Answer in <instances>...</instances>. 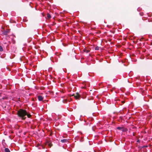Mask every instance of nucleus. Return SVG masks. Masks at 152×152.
<instances>
[{"label": "nucleus", "mask_w": 152, "mask_h": 152, "mask_svg": "<svg viewBox=\"0 0 152 152\" xmlns=\"http://www.w3.org/2000/svg\"><path fill=\"white\" fill-rule=\"evenodd\" d=\"M27 114V112L25 110L20 109L18 112V116L20 117L22 119L24 120L26 119V116Z\"/></svg>", "instance_id": "f257e3e1"}, {"label": "nucleus", "mask_w": 152, "mask_h": 152, "mask_svg": "<svg viewBox=\"0 0 152 152\" xmlns=\"http://www.w3.org/2000/svg\"><path fill=\"white\" fill-rule=\"evenodd\" d=\"M47 17L48 18L50 19L51 18V16L48 13L47 15Z\"/></svg>", "instance_id": "6e6552de"}, {"label": "nucleus", "mask_w": 152, "mask_h": 152, "mask_svg": "<svg viewBox=\"0 0 152 152\" xmlns=\"http://www.w3.org/2000/svg\"><path fill=\"white\" fill-rule=\"evenodd\" d=\"M3 50V49L1 46L0 45V51H2Z\"/></svg>", "instance_id": "9b49d317"}, {"label": "nucleus", "mask_w": 152, "mask_h": 152, "mask_svg": "<svg viewBox=\"0 0 152 152\" xmlns=\"http://www.w3.org/2000/svg\"><path fill=\"white\" fill-rule=\"evenodd\" d=\"M26 115H27L28 117V118H30L31 117V115L30 114H28L27 113Z\"/></svg>", "instance_id": "9d476101"}, {"label": "nucleus", "mask_w": 152, "mask_h": 152, "mask_svg": "<svg viewBox=\"0 0 152 152\" xmlns=\"http://www.w3.org/2000/svg\"><path fill=\"white\" fill-rule=\"evenodd\" d=\"M117 129L121 130L122 132H126L127 131V129L126 128H124L123 127H118L117 128Z\"/></svg>", "instance_id": "f03ea898"}, {"label": "nucleus", "mask_w": 152, "mask_h": 152, "mask_svg": "<svg viewBox=\"0 0 152 152\" xmlns=\"http://www.w3.org/2000/svg\"><path fill=\"white\" fill-rule=\"evenodd\" d=\"M4 151L5 152H10V150L7 148H5Z\"/></svg>", "instance_id": "0eeeda50"}, {"label": "nucleus", "mask_w": 152, "mask_h": 152, "mask_svg": "<svg viewBox=\"0 0 152 152\" xmlns=\"http://www.w3.org/2000/svg\"><path fill=\"white\" fill-rule=\"evenodd\" d=\"M3 141H5V140H3Z\"/></svg>", "instance_id": "f8f14e48"}, {"label": "nucleus", "mask_w": 152, "mask_h": 152, "mask_svg": "<svg viewBox=\"0 0 152 152\" xmlns=\"http://www.w3.org/2000/svg\"><path fill=\"white\" fill-rule=\"evenodd\" d=\"M99 47L98 46H96L95 47V49L96 50H98L99 49Z\"/></svg>", "instance_id": "1a4fd4ad"}, {"label": "nucleus", "mask_w": 152, "mask_h": 152, "mask_svg": "<svg viewBox=\"0 0 152 152\" xmlns=\"http://www.w3.org/2000/svg\"><path fill=\"white\" fill-rule=\"evenodd\" d=\"M67 141V140L66 139H64L63 140H61V142L62 143H65Z\"/></svg>", "instance_id": "20e7f679"}, {"label": "nucleus", "mask_w": 152, "mask_h": 152, "mask_svg": "<svg viewBox=\"0 0 152 152\" xmlns=\"http://www.w3.org/2000/svg\"><path fill=\"white\" fill-rule=\"evenodd\" d=\"M46 144L50 147H51L52 146V144L51 143L48 141H47L46 142Z\"/></svg>", "instance_id": "423d86ee"}, {"label": "nucleus", "mask_w": 152, "mask_h": 152, "mask_svg": "<svg viewBox=\"0 0 152 152\" xmlns=\"http://www.w3.org/2000/svg\"><path fill=\"white\" fill-rule=\"evenodd\" d=\"M74 97L75 99H77L79 98L80 95L78 94H77V95H75Z\"/></svg>", "instance_id": "39448f33"}, {"label": "nucleus", "mask_w": 152, "mask_h": 152, "mask_svg": "<svg viewBox=\"0 0 152 152\" xmlns=\"http://www.w3.org/2000/svg\"><path fill=\"white\" fill-rule=\"evenodd\" d=\"M38 99L39 101H42L43 100V98L41 96H38Z\"/></svg>", "instance_id": "7ed1b4c3"}]
</instances>
